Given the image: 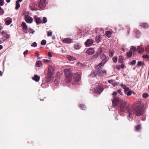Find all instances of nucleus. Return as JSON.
Returning <instances> with one entry per match:
<instances>
[{
	"label": "nucleus",
	"instance_id": "nucleus-1",
	"mask_svg": "<svg viewBox=\"0 0 149 149\" xmlns=\"http://www.w3.org/2000/svg\"><path fill=\"white\" fill-rule=\"evenodd\" d=\"M97 56L102 60V61L98 65L99 66L102 65H104L109 60V58L103 52L102 49L100 48L99 52L97 53Z\"/></svg>",
	"mask_w": 149,
	"mask_h": 149
},
{
	"label": "nucleus",
	"instance_id": "nucleus-2",
	"mask_svg": "<svg viewBox=\"0 0 149 149\" xmlns=\"http://www.w3.org/2000/svg\"><path fill=\"white\" fill-rule=\"evenodd\" d=\"M64 72L66 76V78L65 79V81L67 83L70 82L72 74L71 70L70 68L65 69L64 70Z\"/></svg>",
	"mask_w": 149,
	"mask_h": 149
},
{
	"label": "nucleus",
	"instance_id": "nucleus-3",
	"mask_svg": "<svg viewBox=\"0 0 149 149\" xmlns=\"http://www.w3.org/2000/svg\"><path fill=\"white\" fill-rule=\"evenodd\" d=\"M143 107L141 104L136 107L135 109V113L137 116H142L144 113V110Z\"/></svg>",
	"mask_w": 149,
	"mask_h": 149
},
{
	"label": "nucleus",
	"instance_id": "nucleus-4",
	"mask_svg": "<svg viewBox=\"0 0 149 149\" xmlns=\"http://www.w3.org/2000/svg\"><path fill=\"white\" fill-rule=\"evenodd\" d=\"M103 65H102L98 67L97 65L96 67V72L100 77H103L107 72L105 70H101L102 67Z\"/></svg>",
	"mask_w": 149,
	"mask_h": 149
},
{
	"label": "nucleus",
	"instance_id": "nucleus-5",
	"mask_svg": "<svg viewBox=\"0 0 149 149\" xmlns=\"http://www.w3.org/2000/svg\"><path fill=\"white\" fill-rule=\"evenodd\" d=\"M122 102L118 97L114 98L112 101L113 106L114 108H117L120 104Z\"/></svg>",
	"mask_w": 149,
	"mask_h": 149
},
{
	"label": "nucleus",
	"instance_id": "nucleus-6",
	"mask_svg": "<svg viewBox=\"0 0 149 149\" xmlns=\"http://www.w3.org/2000/svg\"><path fill=\"white\" fill-rule=\"evenodd\" d=\"M93 88H92V89H91V92L92 93H93L95 92L96 93L100 94L101 93L103 90L104 88L103 87L101 86H97Z\"/></svg>",
	"mask_w": 149,
	"mask_h": 149
},
{
	"label": "nucleus",
	"instance_id": "nucleus-7",
	"mask_svg": "<svg viewBox=\"0 0 149 149\" xmlns=\"http://www.w3.org/2000/svg\"><path fill=\"white\" fill-rule=\"evenodd\" d=\"M126 102H122L120 104V108L122 112H124L127 109Z\"/></svg>",
	"mask_w": 149,
	"mask_h": 149
},
{
	"label": "nucleus",
	"instance_id": "nucleus-8",
	"mask_svg": "<svg viewBox=\"0 0 149 149\" xmlns=\"http://www.w3.org/2000/svg\"><path fill=\"white\" fill-rule=\"evenodd\" d=\"M47 4L46 0H40L39 3V6L41 8L45 7Z\"/></svg>",
	"mask_w": 149,
	"mask_h": 149
},
{
	"label": "nucleus",
	"instance_id": "nucleus-9",
	"mask_svg": "<svg viewBox=\"0 0 149 149\" xmlns=\"http://www.w3.org/2000/svg\"><path fill=\"white\" fill-rule=\"evenodd\" d=\"M25 18L26 22L27 23H31L33 22V18L31 17L28 16V15H26Z\"/></svg>",
	"mask_w": 149,
	"mask_h": 149
},
{
	"label": "nucleus",
	"instance_id": "nucleus-10",
	"mask_svg": "<svg viewBox=\"0 0 149 149\" xmlns=\"http://www.w3.org/2000/svg\"><path fill=\"white\" fill-rule=\"evenodd\" d=\"M74 80L76 81H78L80 80L81 77L78 73H75L74 77Z\"/></svg>",
	"mask_w": 149,
	"mask_h": 149
},
{
	"label": "nucleus",
	"instance_id": "nucleus-11",
	"mask_svg": "<svg viewBox=\"0 0 149 149\" xmlns=\"http://www.w3.org/2000/svg\"><path fill=\"white\" fill-rule=\"evenodd\" d=\"M63 41L65 43L69 44L73 42L72 39L69 38H64Z\"/></svg>",
	"mask_w": 149,
	"mask_h": 149
},
{
	"label": "nucleus",
	"instance_id": "nucleus-12",
	"mask_svg": "<svg viewBox=\"0 0 149 149\" xmlns=\"http://www.w3.org/2000/svg\"><path fill=\"white\" fill-rule=\"evenodd\" d=\"M93 40L91 39H88L85 43L86 46H90L93 44Z\"/></svg>",
	"mask_w": 149,
	"mask_h": 149
},
{
	"label": "nucleus",
	"instance_id": "nucleus-13",
	"mask_svg": "<svg viewBox=\"0 0 149 149\" xmlns=\"http://www.w3.org/2000/svg\"><path fill=\"white\" fill-rule=\"evenodd\" d=\"M94 49L93 48H90L89 49L87 50L86 53L88 55H91L94 54Z\"/></svg>",
	"mask_w": 149,
	"mask_h": 149
},
{
	"label": "nucleus",
	"instance_id": "nucleus-14",
	"mask_svg": "<svg viewBox=\"0 0 149 149\" xmlns=\"http://www.w3.org/2000/svg\"><path fill=\"white\" fill-rule=\"evenodd\" d=\"M54 72H48L47 73V79H48L47 80V82H49L50 81V79L52 77V74H53Z\"/></svg>",
	"mask_w": 149,
	"mask_h": 149
},
{
	"label": "nucleus",
	"instance_id": "nucleus-15",
	"mask_svg": "<svg viewBox=\"0 0 149 149\" xmlns=\"http://www.w3.org/2000/svg\"><path fill=\"white\" fill-rule=\"evenodd\" d=\"M35 19L36 22L37 24H38L42 23V20L39 17L37 16H35Z\"/></svg>",
	"mask_w": 149,
	"mask_h": 149
},
{
	"label": "nucleus",
	"instance_id": "nucleus-16",
	"mask_svg": "<svg viewBox=\"0 0 149 149\" xmlns=\"http://www.w3.org/2000/svg\"><path fill=\"white\" fill-rule=\"evenodd\" d=\"M140 26L145 29L148 28L149 27L148 24L145 23H141Z\"/></svg>",
	"mask_w": 149,
	"mask_h": 149
},
{
	"label": "nucleus",
	"instance_id": "nucleus-17",
	"mask_svg": "<svg viewBox=\"0 0 149 149\" xmlns=\"http://www.w3.org/2000/svg\"><path fill=\"white\" fill-rule=\"evenodd\" d=\"M40 79V77L36 75H35L34 76L32 77L33 80L36 81V82L38 81Z\"/></svg>",
	"mask_w": 149,
	"mask_h": 149
},
{
	"label": "nucleus",
	"instance_id": "nucleus-18",
	"mask_svg": "<svg viewBox=\"0 0 149 149\" xmlns=\"http://www.w3.org/2000/svg\"><path fill=\"white\" fill-rule=\"evenodd\" d=\"M67 57L70 61H74L76 60V58H75L70 55H68Z\"/></svg>",
	"mask_w": 149,
	"mask_h": 149
},
{
	"label": "nucleus",
	"instance_id": "nucleus-19",
	"mask_svg": "<svg viewBox=\"0 0 149 149\" xmlns=\"http://www.w3.org/2000/svg\"><path fill=\"white\" fill-rule=\"evenodd\" d=\"M21 25L22 27L23 30L27 29L28 27L26 25V23L24 22H22Z\"/></svg>",
	"mask_w": 149,
	"mask_h": 149
},
{
	"label": "nucleus",
	"instance_id": "nucleus-20",
	"mask_svg": "<svg viewBox=\"0 0 149 149\" xmlns=\"http://www.w3.org/2000/svg\"><path fill=\"white\" fill-rule=\"evenodd\" d=\"M105 34L107 37L109 38L111 37L112 33L110 31H107L105 32Z\"/></svg>",
	"mask_w": 149,
	"mask_h": 149
},
{
	"label": "nucleus",
	"instance_id": "nucleus-21",
	"mask_svg": "<svg viewBox=\"0 0 149 149\" xmlns=\"http://www.w3.org/2000/svg\"><path fill=\"white\" fill-rule=\"evenodd\" d=\"M42 63L41 61H37L36 63V65L37 67H40L42 65Z\"/></svg>",
	"mask_w": 149,
	"mask_h": 149
},
{
	"label": "nucleus",
	"instance_id": "nucleus-22",
	"mask_svg": "<svg viewBox=\"0 0 149 149\" xmlns=\"http://www.w3.org/2000/svg\"><path fill=\"white\" fill-rule=\"evenodd\" d=\"M137 49L139 53H142L144 51L143 48L142 47L140 46L137 47Z\"/></svg>",
	"mask_w": 149,
	"mask_h": 149
},
{
	"label": "nucleus",
	"instance_id": "nucleus-23",
	"mask_svg": "<svg viewBox=\"0 0 149 149\" xmlns=\"http://www.w3.org/2000/svg\"><path fill=\"white\" fill-rule=\"evenodd\" d=\"M1 34L6 38H7L9 37V35L7 34L3 31L1 32Z\"/></svg>",
	"mask_w": 149,
	"mask_h": 149
},
{
	"label": "nucleus",
	"instance_id": "nucleus-24",
	"mask_svg": "<svg viewBox=\"0 0 149 149\" xmlns=\"http://www.w3.org/2000/svg\"><path fill=\"white\" fill-rule=\"evenodd\" d=\"M141 125L139 124L135 127V130L136 131H138L140 130L141 129Z\"/></svg>",
	"mask_w": 149,
	"mask_h": 149
},
{
	"label": "nucleus",
	"instance_id": "nucleus-25",
	"mask_svg": "<svg viewBox=\"0 0 149 149\" xmlns=\"http://www.w3.org/2000/svg\"><path fill=\"white\" fill-rule=\"evenodd\" d=\"M96 75L95 73L93 71L91 72L89 74V76L91 78H93L95 77Z\"/></svg>",
	"mask_w": 149,
	"mask_h": 149
},
{
	"label": "nucleus",
	"instance_id": "nucleus-26",
	"mask_svg": "<svg viewBox=\"0 0 149 149\" xmlns=\"http://www.w3.org/2000/svg\"><path fill=\"white\" fill-rule=\"evenodd\" d=\"M135 33H136V36L137 38H139L140 36V33L137 30H135Z\"/></svg>",
	"mask_w": 149,
	"mask_h": 149
},
{
	"label": "nucleus",
	"instance_id": "nucleus-27",
	"mask_svg": "<svg viewBox=\"0 0 149 149\" xmlns=\"http://www.w3.org/2000/svg\"><path fill=\"white\" fill-rule=\"evenodd\" d=\"M100 37L99 35L97 36L96 37V41L97 42H99L100 41Z\"/></svg>",
	"mask_w": 149,
	"mask_h": 149
},
{
	"label": "nucleus",
	"instance_id": "nucleus-28",
	"mask_svg": "<svg viewBox=\"0 0 149 149\" xmlns=\"http://www.w3.org/2000/svg\"><path fill=\"white\" fill-rule=\"evenodd\" d=\"M48 70V72H54V69L52 66H50L49 67Z\"/></svg>",
	"mask_w": 149,
	"mask_h": 149
},
{
	"label": "nucleus",
	"instance_id": "nucleus-29",
	"mask_svg": "<svg viewBox=\"0 0 149 149\" xmlns=\"http://www.w3.org/2000/svg\"><path fill=\"white\" fill-rule=\"evenodd\" d=\"M129 115L128 116V119L129 120L131 121L132 120V112L130 113L128 111Z\"/></svg>",
	"mask_w": 149,
	"mask_h": 149
},
{
	"label": "nucleus",
	"instance_id": "nucleus-30",
	"mask_svg": "<svg viewBox=\"0 0 149 149\" xmlns=\"http://www.w3.org/2000/svg\"><path fill=\"white\" fill-rule=\"evenodd\" d=\"M114 54L113 51L112 50H109V54L110 57H111L113 56Z\"/></svg>",
	"mask_w": 149,
	"mask_h": 149
},
{
	"label": "nucleus",
	"instance_id": "nucleus-31",
	"mask_svg": "<svg viewBox=\"0 0 149 149\" xmlns=\"http://www.w3.org/2000/svg\"><path fill=\"white\" fill-rule=\"evenodd\" d=\"M80 47V46L79 44L78 43L76 44L74 46V48L77 49H79Z\"/></svg>",
	"mask_w": 149,
	"mask_h": 149
},
{
	"label": "nucleus",
	"instance_id": "nucleus-32",
	"mask_svg": "<svg viewBox=\"0 0 149 149\" xmlns=\"http://www.w3.org/2000/svg\"><path fill=\"white\" fill-rule=\"evenodd\" d=\"M132 93H133V92L130 90H129L126 93L127 95L129 96L131 95Z\"/></svg>",
	"mask_w": 149,
	"mask_h": 149
},
{
	"label": "nucleus",
	"instance_id": "nucleus-33",
	"mask_svg": "<svg viewBox=\"0 0 149 149\" xmlns=\"http://www.w3.org/2000/svg\"><path fill=\"white\" fill-rule=\"evenodd\" d=\"M80 108L81 109L84 110L86 108L84 104H81L80 105Z\"/></svg>",
	"mask_w": 149,
	"mask_h": 149
},
{
	"label": "nucleus",
	"instance_id": "nucleus-34",
	"mask_svg": "<svg viewBox=\"0 0 149 149\" xmlns=\"http://www.w3.org/2000/svg\"><path fill=\"white\" fill-rule=\"evenodd\" d=\"M130 50L132 52H134L136 51V47H135L134 46H132L131 47V48H130Z\"/></svg>",
	"mask_w": 149,
	"mask_h": 149
},
{
	"label": "nucleus",
	"instance_id": "nucleus-35",
	"mask_svg": "<svg viewBox=\"0 0 149 149\" xmlns=\"http://www.w3.org/2000/svg\"><path fill=\"white\" fill-rule=\"evenodd\" d=\"M20 5L19 3L18 2H16V6L15 7V9L16 10L18 9L20 7Z\"/></svg>",
	"mask_w": 149,
	"mask_h": 149
},
{
	"label": "nucleus",
	"instance_id": "nucleus-36",
	"mask_svg": "<svg viewBox=\"0 0 149 149\" xmlns=\"http://www.w3.org/2000/svg\"><path fill=\"white\" fill-rule=\"evenodd\" d=\"M124 92L125 93H126L129 90H130L128 87H126V86L124 88Z\"/></svg>",
	"mask_w": 149,
	"mask_h": 149
},
{
	"label": "nucleus",
	"instance_id": "nucleus-37",
	"mask_svg": "<svg viewBox=\"0 0 149 149\" xmlns=\"http://www.w3.org/2000/svg\"><path fill=\"white\" fill-rule=\"evenodd\" d=\"M29 31L30 33H31L32 34H34L35 32V31L33 29L31 28L29 29Z\"/></svg>",
	"mask_w": 149,
	"mask_h": 149
},
{
	"label": "nucleus",
	"instance_id": "nucleus-38",
	"mask_svg": "<svg viewBox=\"0 0 149 149\" xmlns=\"http://www.w3.org/2000/svg\"><path fill=\"white\" fill-rule=\"evenodd\" d=\"M46 43V41L45 40H43L41 42V44L42 45H45Z\"/></svg>",
	"mask_w": 149,
	"mask_h": 149
},
{
	"label": "nucleus",
	"instance_id": "nucleus-39",
	"mask_svg": "<svg viewBox=\"0 0 149 149\" xmlns=\"http://www.w3.org/2000/svg\"><path fill=\"white\" fill-rule=\"evenodd\" d=\"M143 64V63L141 61H138L137 63V65L138 67H139L141 66Z\"/></svg>",
	"mask_w": 149,
	"mask_h": 149
},
{
	"label": "nucleus",
	"instance_id": "nucleus-40",
	"mask_svg": "<svg viewBox=\"0 0 149 149\" xmlns=\"http://www.w3.org/2000/svg\"><path fill=\"white\" fill-rule=\"evenodd\" d=\"M127 56L130 57L132 55V52H129V53H127Z\"/></svg>",
	"mask_w": 149,
	"mask_h": 149
},
{
	"label": "nucleus",
	"instance_id": "nucleus-41",
	"mask_svg": "<svg viewBox=\"0 0 149 149\" xmlns=\"http://www.w3.org/2000/svg\"><path fill=\"white\" fill-rule=\"evenodd\" d=\"M47 22V19L45 17H44L42 20V22L43 23H46Z\"/></svg>",
	"mask_w": 149,
	"mask_h": 149
},
{
	"label": "nucleus",
	"instance_id": "nucleus-42",
	"mask_svg": "<svg viewBox=\"0 0 149 149\" xmlns=\"http://www.w3.org/2000/svg\"><path fill=\"white\" fill-rule=\"evenodd\" d=\"M47 36L48 37L51 36H52V31H50V32L49 31H47Z\"/></svg>",
	"mask_w": 149,
	"mask_h": 149
},
{
	"label": "nucleus",
	"instance_id": "nucleus-43",
	"mask_svg": "<svg viewBox=\"0 0 149 149\" xmlns=\"http://www.w3.org/2000/svg\"><path fill=\"white\" fill-rule=\"evenodd\" d=\"M32 47H35L37 46V44L36 42H33L31 45Z\"/></svg>",
	"mask_w": 149,
	"mask_h": 149
},
{
	"label": "nucleus",
	"instance_id": "nucleus-44",
	"mask_svg": "<svg viewBox=\"0 0 149 149\" xmlns=\"http://www.w3.org/2000/svg\"><path fill=\"white\" fill-rule=\"evenodd\" d=\"M142 96L143 98H145L148 96V95L147 93H145L143 94Z\"/></svg>",
	"mask_w": 149,
	"mask_h": 149
},
{
	"label": "nucleus",
	"instance_id": "nucleus-45",
	"mask_svg": "<svg viewBox=\"0 0 149 149\" xmlns=\"http://www.w3.org/2000/svg\"><path fill=\"white\" fill-rule=\"evenodd\" d=\"M136 63V61L135 60H133L130 62V64L132 65H134Z\"/></svg>",
	"mask_w": 149,
	"mask_h": 149
},
{
	"label": "nucleus",
	"instance_id": "nucleus-46",
	"mask_svg": "<svg viewBox=\"0 0 149 149\" xmlns=\"http://www.w3.org/2000/svg\"><path fill=\"white\" fill-rule=\"evenodd\" d=\"M6 40V39H4L3 38H2L0 39V44H1L3 43L5 40Z\"/></svg>",
	"mask_w": 149,
	"mask_h": 149
},
{
	"label": "nucleus",
	"instance_id": "nucleus-47",
	"mask_svg": "<svg viewBox=\"0 0 149 149\" xmlns=\"http://www.w3.org/2000/svg\"><path fill=\"white\" fill-rule=\"evenodd\" d=\"M146 51L149 53V45L146 46Z\"/></svg>",
	"mask_w": 149,
	"mask_h": 149
},
{
	"label": "nucleus",
	"instance_id": "nucleus-48",
	"mask_svg": "<svg viewBox=\"0 0 149 149\" xmlns=\"http://www.w3.org/2000/svg\"><path fill=\"white\" fill-rule=\"evenodd\" d=\"M113 60L115 63H116L117 61V57H113Z\"/></svg>",
	"mask_w": 149,
	"mask_h": 149
},
{
	"label": "nucleus",
	"instance_id": "nucleus-49",
	"mask_svg": "<svg viewBox=\"0 0 149 149\" xmlns=\"http://www.w3.org/2000/svg\"><path fill=\"white\" fill-rule=\"evenodd\" d=\"M142 57L143 58H149V55H143L142 56Z\"/></svg>",
	"mask_w": 149,
	"mask_h": 149
},
{
	"label": "nucleus",
	"instance_id": "nucleus-50",
	"mask_svg": "<svg viewBox=\"0 0 149 149\" xmlns=\"http://www.w3.org/2000/svg\"><path fill=\"white\" fill-rule=\"evenodd\" d=\"M121 91H122V90L121 89H119L118 90V93L120 94V95H123V93H122L121 92Z\"/></svg>",
	"mask_w": 149,
	"mask_h": 149
},
{
	"label": "nucleus",
	"instance_id": "nucleus-51",
	"mask_svg": "<svg viewBox=\"0 0 149 149\" xmlns=\"http://www.w3.org/2000/svg\"><path fill=\"white\" fill-rule=\"evenodd\" d=\"M3 13V10L1 9V7H0V15H2Z\"/></svg>",
	"mask_w": 149,
	"mask_h": 149
},
{
	"label": "nucleus",
	"instance_id": "nucleus-52",
	"mask_svg": "<svg viewBox=\"0 0 149 149\" xmlns=\"http://www.w3.org/2000/svg\"><path fill=\"white\" fill-rule=\"evenodd\" d=\"M117 94V93L116 92L114 91L113 93H112V95L113 97H115Z\"/></svg>",
	"mask_w": 149,
	"mask_h": 149
},
{
	"label": "nucleus",
	"instance_id": "nucleus-53",
	"mask_svg": "<svg viewBox=\"0 0 149 149\" xmlns=\"http://www.w3.org/2000/svg\"><path fill=\"white\" fill-rule=\"evenodd\" d=\"M120 86L122 88L124 89L126 87V85H124L123 83H121L120 84Z\"/></svg>",
	"mask_w": 149,
	"mask_h": 149
},
{
	"label": "nucleus",
	"instance_id": "nucleus-54",
	"mask_svg": "<svg viewBox=\"0 0 149 149\" xmlns=\"http://www.w3.org/2000/svg\"><path fill=\"white\" fill-rule=\"evenodd\" d=\"M113 81L112 80H109L108 81V82L109 83H111L113 85Z\"/></svg>",
	"mask_w": 149,
	"mask_h": 149
},
{
	"label": "nucleus",
	"instance_id": "nucleus-55",
	"mask_svg": "<svg viewBox=\"0 0 149 149\" xmlns=\"http://www.w3.org/2000/svg\"><path fill=\"white\" fill-rule=\"evenodd\" d=\"M3 0H0V5L3 6Z\"/></svg>",
	"mask_w": 149,
	"mask_h": 149
},
{
	"label": "nucleus",
	"instance_id": "nucleus-56",
	"mask_svg": "<svg viewBox=\"0 0 149 149\" xmlns=\"http://www.w3.org/2000/svg\"><path fill=\"white\" fill-rule=\"evenodd\" d=\"M6 24L7 25H9V20H7L6 22Z\"/></svg>",
	"mask_w": 149,
	"mask_h": 149
},
{
	"label": "nucleus",
	"instance_id": "nucleus-57",
	"mask_svg": "<svg viewBox=\"0 0 149 149\" xmlns=\"http://www.w3.org/2000/svg\"><path fill=\"white\" fill-rule=\"evenodd\" d=\"M48 56L49 57H52V53L51 52H48Z\"/></svg>",
	"mask_w": 149,
	"mask_h": 149
},
{
	"label": "nucleus",
	"instance_id": "nucleus-58",
	"mask_svg": "<svg viewBox=\"0 0 149 149\" xmlns=\"http://www.w3.org/2000/svg\"><path fill=\"white\" fill-rule=\"evenodd\" d=\"M28 50H26V51H25L24 53H23V54L24 55H25L26 54H27V53H28Z\"/></svg>",
	"mask_w": 149,
	"mask_h": 149
},
{
	"label": "nucleus",
	"instance_id": "nucleus-59",
	"mask_svg": "<svg viewBox=\"0 0 149 149\" xmlns=\"http://www.w3.org/2000/svg\"><path fill=\"white\" fill-rule=\"evenodd\" d=\"M24 30V32L25 33H27L28 32L27 31V30Z\"/></svg>",
	"mask_w": 149,
	"mask_h": 149
},
{
	"label": "nucleus",
	"instance_id": "nucleus-60",
	"mask_svg": "<svg viewBox=\"0 0 149 149\" xmlns=\"http://www.w3.org/2000/svg\"><path fill=\"white\" fill-rule=\"evenodd\" d=\"M113 86H116L117 85V84L116 83H115L113 81Z\"/></svg>",
	"mask_w": 149,
	"mask_h": 149
},
{
	"label": "nucleus",
	"instance_id": "nucleus-61",
	"mask_svg": "<svg viewBox=\"0 0 149 149\" xmlns=\"http://www.w3.org/2000/svg\"><path fill=\"white\" fill-rule=\"evenodd\" d=\"M146 120V118L145 117H144V118H143L142 119V120L143 121H144Z\"/></svg>",
	"mask_w": 149,
	"mask_h": 149
},
{
	"label": "nucleus",
	"instance_id": "nucleus-62",
	"mask_svg": "<svg viewBox=\"0 0 149 149\" xmlns=\"http://www.w3.org/2000/svg\"><path fill=\"white\" fill-rule=\"evenodd\" d=\"M22 0H17L16 2H18L19 3L20 2L22 1Z\"/></svg>",
	"mask_w": 149,
	"mask_h": 149
},
{
	"label": "nucleus",
	"instance_id": "nucleus-63",
	"mask_svg": "<svg viewBox=\"0 0 149 149\" xmlns=\"http://www.w3.org/2000/svg\"><path fill=\"white\" fill-rule=\"evenodd\" d=\"M3 48V46L1 45H0V50L2 49Z\"/></svg>",
	"mask_w": 149,
	"mask_h": 149
},
{
	"label": "nucleus",
	"instance_id": "nucleus-64",
	"mask_svg": "<svg viewBox=\"0 0 149 149\" xmlns=\"http://www.w3.org/2000/svg\"><path fill=\"white\" fill-rule=\"evenodd\" d=\"M2 75V73L1 71H0V76Z\"/></svg>",
	"mask_w": 149,
	"mask_h": 149
}]
</instances>
